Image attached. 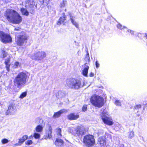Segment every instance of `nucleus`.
Wrapping results in <instances>:
<instances>
[{
  "instance_id": "f257e3e1",
  "label": "nucleus",
  "mask_w": 147,
  "mask_h": 147,
  "mask_svg": "<svg viewBox=\"0 0 147 147\" xmlns=\"http://www.w3.org/2000/svg\"><path fill=\"white\" fill-rule=\"evenodd\" d=\"M4 17L7 21L14 24H18L21 22L22 18L16 11L7 9L4 12Z\"/></svg>"
},
{
  "instance_id": "f03ea898",
  "label": "nucleus",
  "mask_w": 147,
  "mask_h": 147,
  "mask_svg": "<svg viewBox=\"0 0 147 147\" xmlns=\"http://www.w3.org/2000/svg\"><path fill=\"white\" fill-rule=\"evenodd\" d=\"M28 80L27 74L25 73L21 72L13 80L14 85L20 89L25 86Z\"/></svg>"
},
{
  "instance_id": "7ed1b4c3",
  "label": "nucleus",
  "mask_w": 147,
  "mask_h": 147,
  "mask_svg": "<svg viewBox=\"0 0 147 147\" xmlns=\"http://www.w3.org/2000/svg\"><path fill=\"white\" fill-rule=\"evenodd\" d=\"M103 99L100 96L94 95L90 98L91 103L95 107H101L103 105Z\"/></svg>"
},
{
  "instance_id": "20e7f679",
  "label": "nucleus",
  "mask_w": 147,
  "mask_h": 147,
  "mask_svg": "<svg viewBox=\"0 0 147 147\" xmlns=\"http://www.w3.org/2000/svg\"><path fill=\"white\" fill-rule=\"evenodd\" d=\"M66 84L70 88L78 89L80 86L81 82L76 79H68L66 80Z\"/></svg>"
},
{
  "instance_id": "39448f33",
  "label": "nucleus",
  "mask_w": 147,
  "mask_h": 147,
  "mask_svg": "<svg viewBox=\"0 0 147 147\" xmlns=\"http://www.w3.org/2000/svg\"><path fill=\"white\" fill-rule=\"evenodd\" d=\"M27 40L28 36L25 34L21 33L16 35V42L18 45L19 46H23L26 43Z\"/></svg>"
},
{
  "instance_id": "423d86ee",
  "label": "nucleus",
  "mask_w": 147,
  "mask_h": 147,
  "mask_svg": "<svg viewBox=\"0 0 147 147\" xmlns=\"http://www.w3.org/2000/svg\"><path fill=\"white\" fill-rule=\"evenodd\" d=\"M83 141L84 144L88 147L92 146L95 143L94 137L91 135L85 136L84 138Z\"/></svg>"
},
{
  "instance_id": "0eeeda50",
  "label": "nucleus",
  "mask_w": 147,
  "mask_h": 147,
  "mask_svg": "<svg viewBox=\"0 0 147 147\" xmlns=\"http://www.w3.org/2000/svg\"><path fill=\"white\" fill-rule=\"evenodd\" d=\"M0 40L3 43L6 44L11 42L12 38L8 34L0 31Z\"/></svg>"
},
{
  "instance_id": "6e6552de",
  "label": "nucleus",
  "mask_w": 147,
  "mask_h": 147,
  "mask_svg": "<svg viewBox=\"0 0 147 147\" xmlns=\"http://www.w3.org/2000/svg\"><path fill=\"white\" fill-rule=\"evenodd\" d=\"M101 118L104 123L105 124L111 125L113 124L112 119L109 117V115L106 111H104L102 113Z\"/></svg>"
},
{
  "instance_id": "1a4fd4ad",
  "label": "nucleus",
  "mask_w": 147,
  "mask_h": 147,
  "mask_svg": "<svg viewBox=\"0 0 147 147\" xmlns=\"http://www.w3.org/2000/svg\"><path fill=\"white\" fill-rule=\"evenodd\" d=\"M46 55L45 52L40 51L35 53L34 55L31 56V58L33 59L41 60L45 57Z\"/></svg>"
},
{
  "instance_id": "9d476101",
  "label": "nucleus",
  "mask_w": 147,
  "mask_h": 147,
  "mask_svg": "<svg viewBox=\"0 0 147 147\" xmlns=\"http://www.w3.org/2000/svg\"><path fill=\"white\" fill-rule=\"evenodd\" d=\"M84 133V128L82 125H80L77 126L76 128L74 135L76 136H81Z\"/></svg>"
},
{
  "instance_id": "9b49d317",
  "label": "nucleus",
  "mask_w": 147,
  "mask_h": 147,
  "mask_svg": "<svg viewBox=\"0 0 147 147\" xmlns=\"http://www.w3.org/2000/svg\"><path fill=\"white\" fill-rule=\"evenodd\" d=\"M52 128L50 125H49V128L45 132V134L43 136L42 140L50 139L52 136Z\"/></svg>"
},
{
  "instance_id": "f8f14e48",
  "label": "nucleus",
  "mask_w": 147,
  "mask_h": 147,
  "mask_svg": "<svg viewBox=\"0 0 147 147\" xmlns=\"http://www.w3.org/2000/svg\"><path fill=\"white\" fill-rule=\"evenodd\" d=\"M16 111V109L15 105L13 104H11L9 106L8 109L6 112V115L13 114Z\"/></svg>"
},
{
  "instance_id": "ddd939ff",
  "label": "nucleus",
  "mask_w": 147,
  "mask_h": 147,
  "mask_svg": "<svg viewBox=\"0 0 147 147\" xmlns=\"http://www.w3.org/2000/svg\"><path fill=\"white\" fill-rule=\"evenodd\" d=\"M35 5L34 0H26L25 6L32 8Z\"/></svg>"
},
{
  "instance_id": "4468645a",
  "label": "nucleus",
  "mask_w": 147,
  "mask_h": 147,
  "mask_svg": "<svg viewBox=\"0 0 147 147\" xmlns=\"http://www.w3.org/2000/svg\"><path fill=\"white\" fill-rule=\"evenodd\" d=\"M67 118L69 120H76L79 118V116L78 115H75L74 113H71L67 116Z\"/></svg>"
},
{
  "instance_id": "2eb2a0df",
  "label": "nucleus",
  "mask_w": 147,
  "mask_h": 147,
  "mask_svg": "<svg viewBox=\"0 0 147 147\" xmlns=\"http://www.w3.org/2000/svg\"><path fill=\"white\" fill-rule=\"evenodd\" d=\"M84 69L82 71V74L85 77H87L88 69L89 68V66L87 63H86L84 65Z\"/></svg>"
},
{
  "instance_id": "dca6fc26",
  "label": "nucleus",
  "mask_w": 147,
  "mask_h": 147,
  "mask_svg": "<svg viewBox=\"0 0 147 147\" xmlns=\"http://www.w3.org/2000/svg\"><path fill=\"white\" fill-rule=\"evenodd\" d=\"M67 111V110L65 109H63L55 113L53 116V118H57L60 116L61 115L65 112H66Z\"/></svg>"
},
{
  "instance_id": "f3484780",
  "label": "nucleus",
  "mask_w": 147,
  "mask_h": 147,
  "mask_svg": "<svg viewBox=\"0 0 147 147\" xmlns=\"http://www.w3.org/2000/svg\"><path fill=\"white\" fill-rule=\"evenodd\" d=\"M63 17H60L58 21L57 24L58 25H61L62 23L64 22V21L66 20V16L65 15V13H63Z\"/></svg>"
},
{
  "instance_id": "a211bd4d",
  "label": "nucleus",
  "mask_w": 147,
  "mask_h": 147,
  "mask_svg": "<svg viewBox=\"0 0 147 147\" xmlns=\"http://www.w3.org/2000/svg\"><path fill=\"white\" fill-rule=\"evenodd\" d=\"M55 144L57 147L60 146L63 144V141L61 139L57 138L55 141Z\"/></svg>"
},
{
  "instance_id": "6ab92c4d",
  "label": "nucleus",
  "mask_w": 147,
  "mask_h": 147,
  "mask_svg": "<svg viewBox=\"0 0 147 147\" xmlns=\"http://www.w3.org/2000/svg\"><path fill=\"white\" fill-rule=\"evenodd\" d=\"M10 58L8 57L7 59L5 60V64L6 65V69L7 71H9V67L10 65Z\"/></svg>"
},
{
  "instance_id": "aec40b11",
  "label": "nucleus",
  "mask_w": 147,
  "mask_h": 147,
  "mask_svg": "<svg viewBox=\"0 0 147 147\" xmlns=\"http://www.w3.org/2000/svg\"><path fill=\"white\" fill-rule=\"evenodd\" d=\"M36 131L38 133H40L42 131L43 127L41 125H37L35 129Z\"/></svg>"
},
{
  "instance_id": "412c9836",
  "label": "nucleus",
  "mask_w": 147,
  "mask_h": 147,
  "mask_svg": "<svg viewBox=\"0 0 147 147\" xmlns=\"http://www.w3.org/2000/svg\"><path fill=\"white\" fill-rule=\"evenodd\" d=\"M98 141L101 146H103L105 142V138L103 137L99 138Z\"/></svg>"
},
{
  "instance_id": "4be33fe9",
  "label": "nucleus",
  "mask_w": 147,
  "mask_h": 147,
  "mask_svg": "<svg viewBox=\"0 0 147 147\" xmlns=\"http://www.w3.org/2000/svg\"><path fill=\"white\" fill-rule=\"evenodd\" d=\"M20 10L22 15L26 16H28V15L29 12L26 9L23 8H21Z\"/></svg>"
},
{
  "instance_id": "5701e85b",
  "label": "nucleus",
  "mask_w": 147,
  "mask_h": 147,
  "mask_svg": "<svg viewBox=\"0 0 147 147\" xmlns=\"http://www.w3.org/2000/svg\"><path fill=\"white\" fill-rule=\"evenodd\" d=\"M70 20L71 23L73 24L77 28H78L79 27L78 24L73 19V17L71 16H70Z\"/></svg>"
},
{
  "instance_id": "b1692460",
  "label": "nucleus",
  "mask_w": 147,
  "mask_h": 147,
  "mask_svg": "<svg viewBox=\"0 0 147 147\" xmlns=\"http://www.w3.org/2000/svg\"><path fill=\"white\" fill-rule=\"evenodd\" d=\"M65 95L64 93L61 91H59L56 94V96L58 98H61Z\"/></svg>"
},
{
  "instance_id": "393cba45",
  "label": "nucleus",
  "mask_w": 147,
  "mask_h": 147,
  "mask_svg": "<svg viewBox=\"0 0 147 147\" xmlns=\"http://www.w3.org/2000/svg\"><path fill=\"white\" fill-rule=\"evenodd\" d=\"M7 53L5 52L4 49H1V52L0 57L3 58L7 56Z\"/></svg>"
},
{
  "instance_id": "a878e982",
  "label": "nucleus",
  "mask_w": 147,
  "mask_h": 147,
  "mask_svg": "<svg viewBox=\"0 0 147 147\" xmlns=\"http://www.w3.org/2000/svg\"><path fill=\"white\" fill-rule=\"evenodd\" d=\"M75 129H76L73 127H69L68 128V131L70 133L74 135V133H75Z\"/></svg>"
},
{
  "instance_id": "bb28decb",
  "label": "nucleus",
  "mask_w": 147,
  "mask_h": 147,
  "mask_svg": "<svg viewBox=\"0 0 147 147\" xmlns=\"http://www.w3.org/2000/svg\"><path fill=\"white\" fill-rule=\"evenodd\" d=\"M33 137L36 139H38L40 137V135L39 133H37V132H35L33 135Z\"/></svg>"
},
{
  "instance_id": "cd10ccee",
  "label": "nucleus",
  "mask_w": 147,
  "mask_h": 147,
  "mask_svg": "<svg viewBox=\"0 0 147 147\" xmlns=\"http://www.w3.org/2000/svg\"><path fill=\"white\" fill-rule=\"evenodd\" d=\"M56 131L57 133V135L61 137V129L59 128H58L56 129Z\"/></svg>"
},
{
  "instance_id": "c85d7f7f",
  "label": "nucleus",
  "mask_w": 147,
  "mask_h": 147,
  "mask_svg": "<svg viewBox=\"0 0 147 147\" xmlns=\"http://www.w3.org/2000/svg\"><path fill=\"white\" fill-rule=\"evenodd\" d=\"M40 4H43L44 3H45L47 5L49 2V0H39Z\"/></svg>"
},
{
  "instance_id": "c756f323",
  "label": "nucleus",
  "mask_w": 147,
  "mask_h": 147,
  "mask_svg": "<svg viewBox=\"0 0 147 147\" xmlns=\"http://www.w3.org/2000/svg\"><path fill=\"white\" fill-rule=\"evenodd\" d=\"M134 132L133 131L130 132L128 136L129 138L130 139L132 138L134 136Z\"/></svg>"
},
{
  "instance_id": "7c9ffc66",
  "label": "nucleus",
  "mask_w": 147,
  "mask_h": 147,
  "mask_svg": "<svg viewBox=\"0 0 147 147\" xmlns=\"http://www.w3.org/2000/svg\"><path fill=\"white\" fill-rule=\"evenodd\" d=\"M27 95L26 92H23L20 96L19 98H20L22 99L26 96Z\"/></svg>"
},
{
  "instance_id": "2f4dec72",
  "label": "nucleus",
  "mask_w": 147,
  "mask_h": 147,
  "mask_svg": "<svg viewBox=\"0 0 147 147\" xmlns=\"http://www.w3.org/2000/svg\"><path fill=\"white\" fill-rule=\"evenodd\" d=\"M66 3L67 1H66L63 0V1L60 3V7H64L65 6V4Z\"/></svg>"
},
{
  "instance_id": "473e14b6",
  "label": "nucleus",
  "mask_w": 147,
  "mask_h": 147,
  "mask_svg": "<svg viewBox=\"0 0 147 147\" xmlns=\"http://www.w3.org/2000/svg\"><path fill=\"white\" fill-rule=\"evenodd\" d=\"M117 27L120 30H122L123 28L124 29H127V28L125 27V26H123V28H122V25H121L120 24H119L117 25Z\"/></svg>"
},
{
  "instance_id": "72a5a7b5",
  "label": "nucleus",
  "mask_w": 147,
  "mask_h": 147,
  "mask_svg": "<svg viewBox=\"0 0 147 147\" xmlns=\"http://www.w3.org/2000/svg\"><path fill=\"white\" fill-rule=\"evenodd\" d=\"M33 142L31 140H28L26 141L25 142V144L27 145H30L32 144Z\"/></svg>"
},
{
  "instance_id": "f704fd0d",
  "label": "nucleus",
  "mask_w": 147,
  "mask_h": 147,
  "mask_svg": "<svg viewBox=\"0 0 147 147\" xmlns=\"http://www.w3.org/2000/svg\"><path fill=\"white\" fill-rule=\"evenodd\" d=\"M115 104L117 106H121V102L119 100H116L115 102Z\"/></svg>"
},
{
  "instance_id": "c9c22d12",
  "label": "nucleus",
  "mask_w": 147,
  "mask_h": 147,
  "mask_svg": "<svg viewBox=\"0 0 147 147\" xmlns=\"http://www.w3.org/2000/svg\"><path fill=\"white\" fill-rule=\"evenodd\" d=\"M20 65V64L19 62H16L14 63V67L15 68H16L19 66Z\"/></svg>"
},
{
  "instance_id": "e433bc0d",
  "label": "nucleus",
  "mask_w": 147,
  "mask_h": 147,
  "mask_svg": "<svg viewBox=\"0 0 147 147\" xmlns=\"http://www.w3.org/2000/svg\"><path fill=\"white\" fill-rule=\"evenodd\" d=\"M1 142L3 144H4L7 143L8 142V140L6 139H4L2 140Z\"/></svg>"
},
{
  "instance_id": "4c0bfd02",
  "label": "nucleus",
  "mask_w": 147,
  "mask_h": 147,
  "mask_svg": "<svg viewBox=\"0 0 147 147\" xmlns=\"http://www.w3.org/2000/svg\"><path fill=\"white\" fill-rule=\"evenodd\" d=\"M87 109V105H84L82 108V111H86Z\"/></svg>"
},
{
  "instance_id": "58836bf2",
  "label": "nucleus",
  "mask_w": 147,
  "mask_h": 147,
  "mask_svg": "<svg viewBox=\"0 0 147 147\" xmlns=\"http://www.w3.org/2000/svg\"><path fill=\"white\" fill-rule=\"evenodd\" d=\"M22 138L25 141L28 138V136L27 135H25L23 136Z\"/></svg>"
},
{
  "instance_id": "ea45409f",
  "label": "nucleus",
  "mask_w": 147,
  "mask_h": 147,
  "mask_svg": "<svg viewBox=\"0 0 147 147\" xmlns=\"http://www.w3.org/2000/svg\"><path fill=\"white\" fill-rule=\"evenodd\" d=\"M141 106L140 105H136L134 107L135 109H138L141 108Z\"/></svg>"
},
{
  "instance_id": "a19ab883",
  "label": "nucleus",
  "mask_w": 147,
  "mask_h": 147,
  "mask_svg": "<svg viewBox=\"0 0 147 147\" xmlns=\"http://www.w3.org/2000/svg\"><path fill=\"white\" fill-rule=\"evenodd\" d=\"M96 66V68H98L99 67L100 64L98 63L97 61H96L95 63Z\"/></svg>"
},
{
  "instance_id": "79ce46f5",
  "label": "nucleus",
  "mask_w": 147,
  "mask_h": 147,
  "mask_svg": "<svg viewBox=\"0 0 147 147\" xmlns=\"http://www.w3.org/2000/svg\"><path fill=\"white\" fill-rule=\"evenodd\" d=\"M24 142V140L22 138L19 140V143H23Z\"/></svg>"
},
{
  "instance_id": "37998d69",
  "label": "nucleus",
  "mask_w": 147,
  "mask_h": 147,
  "mask_svg": "<svg viewBox=\"0 0 147 147\" xmlns=\"http://www.w3.org/2000/svg\"><path fill=\"white\" fill-rule=\"evenodd\" d=\"M127 31L128 32L130 33L131 34H133L134 33V31L131 30H127Z\"/></svg>"
},
{
  "instance_id": "c03bdc74",
  "label": "nucleus",
  "mask_w": 147,
  "mask_h": 147,
  "mask_svg": "<svg viewBox=\"0 0 147 147\" xmlns=\"http://www.w3.org/2000/svg\"><path fill=\"white\" fill-rule=\"evenodd\" d=\"M38 120L39 121V122L40 123H42L43 122V120L40 118H38Z\"/></svg>"
},
{
  "instance_id": "a18cd8bd",
  "label": "nucleus",
  "mask_w": 147,
  "mask_h": 147,
  "mask_svg": "<svg viewBox=\"0 0 147 147\" xmlns=\"http://www.w3.org/2000/svg\"><path fill=\"white\" fill-rule=\"evenodd\" d=\"M89 76L90 77H93L94 76V74L93 73L91 72L89 74Z\"/></svg>"
},
{
  "instance_id": "49530a36",
  "label": "nucleus",
  "mask_w": 147,
  "mask_h": 147,
  "mask_svg": "<svg viewBox=\"0 0 147 147\" xmlns=\"http://www.w3.org/2000/svg\"><path fill=\"white\" fill-rule=\"evenodd\" d=\"M20 28L18 27L15 28H14V30H16V31H18V30H20Z\"/></svg>"
},
{
  "instance_id": "de8ad7c7",
  "label": "nucleus",
  "mask_w": 147,
  "mask_h": 147,
  "mask_svg": "<svg viewBox=\"0 0 147 147\" xmlns=\"http://www.w3.org/2000/svg\"><path fill=\"white\" fill-rule=\"evenodd\" d=\"M33 136L31 135L29 137V139H32L33 138Z\"/></svg>"
},
{
  "instance_id": "09e8293b",
  "label": "nucleus",
  "mask_w": 147,
  "mask_h": 147,
  "mask_svg": "<svg viewBox=\"0 0 147 147\" xmlns=\"http://www.w3.org/2000/svg\"><path fill=\"white\" fill-rule=\"evenodd\" d=\"M66 11V9H65V11Z\"/></svg>"
}]
</instances>
